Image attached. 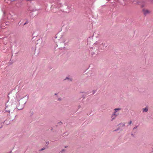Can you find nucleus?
<instances>
[{
    "mask_svg": "<svg viewBox=\"0 0 153 153\" xmlns=\"http://www.w3.org/2000/svg\"><path fill=\"white\" fill-rule=\"evenodd\" d=\"M45 149V148H42L41 149V151H42Z\"/></svg>",
    "mask_w": 153,
    "mask_h": 153,
    "instance_id": "18",
    "label": "nucleus"
},
{
    "mask_svg": "<svg viewBox=\"0 0 153 153\" xmlns=\"http://www.w3.org/2000/svg\"><path fill=\"white\" fill-rule=\"evenodd\" d=\"M65 150L64 149H62V151L60 152L59 153H62V152L64 151Z\"/></svg>",
    "mask_w": 153,
    "mask_h": 153,
    "instance_id": "15",
    "label": "nucleus"
},
{
    "mask_svg": "<svg viewBox=\"0 0 153 153\" xmlns=\"http://www.w3.org/2000/svg\"><path fill=\"white\" fill-rule=\"evenodd\" d=\"M117 117L112 114L111 117V121H113L115 120Z\"/></svg>",
    "mask_w": 153,
    "mask_h": 153,
    "instance_id": "7",
    "label": "nucleus"
},
{
    "mask_svg": "<svg viewBox=\"0 0 153 153\" xmlns=\"http://www.w3.org/2000/svg\"><path fill=\"white\" fill-rule=\"evenodd\" d=\"M60 7V6H59V7Z\"/></svg>",
    "mask_w": 153,
    "mask_h": 153,
    "instance_id": "27",
    "label": "nucleus"
},
{
    "mask_svg": "<svg viewBox=\"0 0 153 153\" xmlns=\"http://www.w3.org/2000/svg\"><path fill=\"white\" fill-rule=\"evenodd\" d=\"M131 135H132V136H133V134H131Z\"/></svg>",
    "mask_w": 153,
    "mask_h": 153,
    "instance_id": "26",
    "label": "nucleus"
},
{
    "mask_svg": "<svg viewBox=\"0 0 153 153\" xmlns=\"http://www.w3.org/2000/svg\"><path fill=\"white\" fill-rule=\"evenodd\" d=\"M65 38L64 36H62L59 39V42L60 43H63L65 42Z\"/></svg>",
    "mask_w": 153,
    "mask_h": 153,
    "instance_id": "3",
    "label": "nucleus"
},
{
    "mask_svg": "<svg viewBox=\"0 0 153 153\" xmlns=\"http://www.w3.org/2000/svg\"><path fill=\"white\" fill-rule=\"evenodd\" d=\"M7 111V112H10V111L9 110V111Z\"/></svg>",
    "mask_w": 153,
    "mask_h": 153,
    "instance_id": "22",
    "label": "nucleus"
},
{
    "mask_svg": "<svg viewBox=\"0 0 153 153\" xmlns=\"http://www.w3.org/2000/svg\"><path fill=\"white\" fill-rule=\"evenodd\" d=\"M51 130L52 131H53V129L52 128H51Z\"/></svg>",
    "mask_w": 153,
    "mask_h": 153,
    "instance_id": "19",
    "label": "nucleus"
},
{
    "mask_svg": "<svg viewBox=\"0 0 153 153\" xmlns=\"http://www.w3.org/2000/svg\"><path fill=\"white\" fill-rule=\"evenodd\" d=\"M121 110V108H115L114 110V112L112 114L115 116L116 117L119 115L118 112Z\"/></svg>",
    "mask_w": 153,
    "mask_h": 153,
    "instance_id": "2",
    "label": "nucleus"
},
{
    "mask_svg": "<svg viewBox=\"0 0 153 153\" xmlns=\"http://www.w3.org/2000/svg\"><path fill=\"white\" fill-rule=\"evenodd\" d=\"M25 92H21L19 93H17L16 94V98L18 100L22 99L25 97H27V100L25 102V104L26 103L27 101L29 98V95L28 94H27L25 96H23V95L25 94Z\"/></svg>",
    "mask_w": 153,
    "mask_h": 153,
    "instance_id": "1",
    "label": "nucleus"
},
{
    "mask_svg": "<svg viewBox=\"0 0 153 153\" xmlns=\"http://www.w3.org/2000/svg\"><path fill=\"white\" fill-rule=\"evenodd\" d=\"M98 43H100L101 42H99Z\"/></svg>",
    "mask_w": 153,
    "mask_h": 153,
    "instance_id": "29",
    "label": "nucleus"
},
{
    "mask_svg": "<svg viewBox=\"0 0 153 153\" xmlns=\"http://www.w3.org/2000/svg\"><path fill=\"white\" fill-rule=\"evenodd\" d=\"M58 101H61V99L60 98H58Z\"/></svg>",
    "mask_w": 153,
    "mask_h": 153,
    "instance_id": "16",
    "label": "nucleus"
},
{
    "mask_svg": "<svg viewBox=\"0 0 153 153\" xmlns=\"http://www.w3.org/2000/svg\"><path fill=\"white\" fill-rule=\"evenodd\" d=\"M133 2V3H134V4H136V3H135L134 2Z\"/></svg>",
    "mask_w": 153,
    "mask_h": 153,
    "instance_id": "24",
    "label": "nucleus"
},
{
    "mask_svg": "<svg viewBox=\"0 0 153 153\" xmlns=\"http://www.w3.org/2000/svg\"><path fill=\"white\" fill-rule=\"evenodd\" d=\"M22 6L20 2H18L15 4V7L16 8H19L20 7Z\"/></svg>",
    "mask_w": 153,
    "mask_h": 153,
    "instance_id": "5",
    "label": "nucleus"
},
{
    "mask_svg": "<svg viewBox=\"0 0 153 153\" xmlns=\"http://www.w3.org/2000/svg\"><path fill=\"white\" fill-rule=\"evenodd\" d=\"M120 125V127H123L125 126V124L123 123H121L119 124Z\"/></svg>",
    "mask_w": 153,
    "mask_h": 153,
    "instance_id": "11",
    "label": "nucleus"
},
{
    "mask_svg": "<svg viewBox=\"0 0 153 153\" xmlns=\"http://www.w3.org/2000/svg\"><path fill=\"white\" fill-rule=\"evenodd\" d=\"M70 10V8L68 7H67V8L64 11L66 13H69Z\"/></svg>",
    "mask_w": 153,
    "mask_h": 153,
    "instance_id": "8",
    "label": "nucleus"
},
{
    "mask_svg": "<svg viewBox=\"0 0 153 153\" xmlns=\"http://www.w3.org/2000/svg\"><path fill=\"white\" fill-rule=\"evenodd\" d=\"M16 0H5L6 2L8 4H10L12 2L15 1Z\"/></svg>",
    "mask_w": 153,
    "mask_h": 153,
    "instance_id": "6",
    "label": "nucleus"
},
{
    "mask_svg": "<svg viewBox=\"0 0 153 153\" xmlns=\"http://www.w3.org/2000/svg\"><path fill=\"white\" fill-rule=\"evenodd\" d=\"M152 153H153V150L152 151Z\"/></svg>",
    "mask_w": 153,
    "mask_h": 153,
    "instance_id": "28",
    "label": "nucleus"
},
{
    "mask_svg": "<svg viewBox=\"0 0 153 153\" xmlns=\"http://www.w3.org/2000/svg\"><path fill=\"white\" fill-rule=\"evenodd\" d=\"M57 93H55V95H57Z\"/></svg>",
    "mask_w": 153,
    "mask_h": 153,
    "instance_id": "23",
    "label": "nucleus"
},
{
    "mask_svg": "<svg viewBox=\"0 0 153 153\" xmlns=\"http://www.w3.org/2000/svg\"><path fill=\"white\" fill-rule=\"evenodd\" d=\"M93 91V94H94L95 93V91Z\"/></svg>",
    "mask_w": 153,
    "mask_h": 153,
    "instance_id": "20",
    "label": "nucleus"
},
{
    "mask_svg": "<svg viewBox=\"0 0 153 153\" xmlns=\"http://www.w3.org/2000/svg\"><path fill=\"white\" fill-rule=\"evenodd\" d=\"M131 123H132V121H131V120L129 122V123H128V126L130 125Z\"/></svg>",
    "mask_w": 153,
    "mask_h": 153,
    "instance_id": "13",
    "label": "nucleus"
},
{
    "mask_svg": "<svg viewBox=\"0 0 153 153\" xmlns=\"http://www.w3.org/2000/svg\"><path fill=\"white\" fill-rule=\"evenodd\" d=\"M64 80H68V81H72V79L69 77H66Z\"/></svg>",
    "mask_w": 153,
    "mask_h": 153,
    "instance_id": "10",
    "label": "nucleus"
},
{
    "mask_svg": "<svg viewBox=\"0 0 153 153\" xmlns=\"http://www.w3.org/2000/svg\"><path fill=\"white\" fill-rule=\"evenodd\" d=\"M148 111V108L147 107L143 108V112H147Z\"/></svg>",
    "mask_w": 153,
    "mask_h": 153,
    "instance_id": "9",
    "label": "nucleus"
},
{
    "mask_svg": "<svg viewBox=\"0 0 153 153\" xmlns=\"http://www.w3.org/2000/svg\"><path fill=\"white\" fill-rule=\"evenodd\" d=\"M120 129V128H118L117 129V130H115L114 131H118V130H119V129Z\"/></svg>",
    "mask_w": 153,
    "mask_h": 153,
    "instance_id": "17",
    "label": "nucleus"
},
{
    "mask_svg": "<svg viewBox=\"0 0 153 153\" xmlns=\"http://www.w3.org/2000/svg\"><path fill=\"white\" fill-rule=\"evenodd\" d=\"M12 153V152L11 151H10L8 153Z\"/></svg>",
    "mask_w": 153,
    "mask_h": 153,
    "instance_id": "21",
    "label": "nucleus"
},
{
    "mask_svg": "<svg viewBox=\"0 0 153 153\" xmlns=\"http://www.w3.org/2000/svg\"><path fill=\"white\" fill-rule=\"evenodd\" d=\"M138 126H136L135 127H134L133 128V130H134L135 129H137V128Z\"/></svg>",
    "mask_w": 153,
    "mask_h": 153,
    "instance_id": "12",
    "label": "nucleus"
},
{
    "mask_svg": "<svg viewBox=\"0 0 153 153\" xmlns=\"http://www.w3.org/2000/svg\"><path fill=\"white\" fill-rule=\"evenodd\" d=\"M28 23V22H27V21H26L25 23L23 25H26V24H27Z\"/></svg>",
    "mask_w": 153,
    "mask_h": 153,
    "instance_id": "14",
    "label": "nucleus"
},
{
    "mask_svg": "<svg viewBox=\"0 0 153 153\" xmlns=\"http://www.w3.org/2000/svg\"><path fill=\"white\" fill-rule=\"evenodd\" d=\"M143 11L144 14L145 16L149 14L150 12V11L149 10L147 9H143Z\"/></svg>",
    "mask_w": 153,
    "mask_h": 153,
    "instance_id": "4",
    "label": "nucleus"
},
{
    "mask_svg": "<svg viewBox=\"0 0 153 153\" xmlns=\"http://www.w3.org/2000/svg\"><path fill=\"white\" fill-rule=\"evenodd\" d=\"M6 23H7V24H6L7 25L8 24H7V22Z\"/></svg>",
    "mask_w": 153,
    "mask_h": 153,
    "instance_id": "25",
    "label": "nucleus"
}]
</instances>
